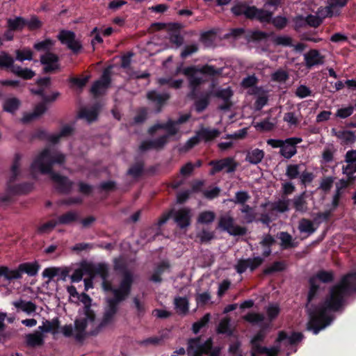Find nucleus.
<instances>
[{"instance_id":"f257e3e1","label":"nucleus","mask_w":356,"mask_h":356,"mask_svg":"<svg viewBox=\"0 0 356 356\" xmlns=\"http://www.w3.org/2000/svg\"><path fill=\"white\" fill-rule=\"evenodd\" d=\"M356 292V271L343 275L340 281L333 286L329 296L322 305L318 316L312 317L308 323V330L315 334L327 326L332 319L325 315L326 312H337L345 304L346 298Z\"/></svg>"},{"instance_id":"f03ea898","label":"nucleus","mask_w":356,"mask_h":356,"mask_svg":"<svg viewBox=\"0 0 356 356\" xmlns=\"http://www.w3.org/2000/svg\"><path fill=\"white\" fill-rule=\"evenodd\" d=\"M198 68L195 66L186 67L183 69L182 73L187 76L188 88L190 89L189 97L193 99L195 110L197 113L203 112L209 106L211 97L213 95V89L216 83L212 81L209 90L200 92V86L206 82L203 77L197 76Z\"/></svg>"},{"instance_id":"7ed1b4c3","label":"nucleus","mask_w":356,"mask_h":356,"mask_svg":"<svg viewBox=\"0 0 356 356\" xmlns=\"http://www.w3.org/2000/svg\"><path fill=\"white\" fill-rule=\"evenodd\" d=\"M265 335H254L251 339L250 345L254 347V351L259 354H266V356H279L282 352L286 351V356H289L293 349L294 345L303 339L304 335H279L275 339L274 345L270 348L261 346Z\"/></svg>"},{"instance_id":"20e7f679","label":"nucleus","mask_w":356,"mask_h":356,"mask_svg":"<svg viewBox=\"0 0 356 356\" xmlns=\"http://www.w3.org/2000/svg\"><path fill=\"white\" fill-rule=\"evenodd\" d=\"M65 161V156L62 153L52 155L49 148L44 149L38 156L33 160L31 165V169H35L42 175L55 172L53 170V165L56 163L63 164Z\"/></svg>"},{"instance_id":"39448f33","label":"nucleus","mask_w":356,"mask_h":356,"mask_svg":"<svg viewBox=\"0 0 356 356\" xmlns=\"http://www.w3.org/2000/svg\"><path fill=\"white\" fill-rule=\"evenodd\" d=\"M116 292L115 297L106 299V306L99 324L101 327L106 326L113 323L115 315L118 312L120 304L129 297V296H122L120 291Z\"/></svg>"},{"instance_id":"423d86ee","label":"nucleus","mask_w":356,"mask_h":356,"mask_svg":"<svg viewBox=\"0 0 356 356\" xmlns=\"http://www.w3.org/2000/svg\"><path fill=\"white\" fill-rule=\"evenodd\" d=\"M200 336L194 339L188 340V344L189 348H196L202 353L207 354L208 356H219L220 348L218 347H213L211 339H208L204 343L201 341Z\"/></svg>"},{"instance_id":"0eeeda50","label":"nucleus","mask_w":356,"mask_h":356,"mask_svg":"<svg viewBox=\"0 0 356 356\" xmlns=\"http://www.w3.org/2000/svg\"><path fill=\"white\" fill-rule=\"evenodd\" d=\"M59 60V56L51 51L42 54L40 57V61L44 65L43 72L50 74L59 70L60 68Z\"/></svg>"},{"instance_id":"6e6552de","label":"nucleus","mask_w":356,"mask_h":356,"mask_svg":"<svg viewBox=\"0 0 356 356\" xmlns=\"http://www.w3.org/2000/svg\"><path fill=\"white\" fill-rule=\"evenodd\" d=\"M218 227L232 236H244L247 233L246 227L234 225V220L231 216L220 217Z\"/></svg>"},{"instance_id":"1a4fd4ad","label":"nucleus","mask_w":356,"mask_h":356,"mask_svg":"<svg viewBox=\"0 0 356 356\" xmlns=\"http://www.w3.org/2000/svg\"><path fill=\"white\" fill-rule=\"evenodd\" d=\"M51 179L56 184V190L61 194H70L74 186V182L67 177L61 175L58 172H51L48 174Z\"/></svg>"},{"instance_id":"9d476101","label":"nucleus","mask_w":356,"mask_h":356,"mask_svg":"<svg viewBox=\"0 0 356 356\" xmlns=\"http://www.w3.org/2000/svg\"><path fill=\"white\" fill-rule=\"evenodd\" d=\"M58 39L74 54H78L82 49V45L76 40V35L73 31L62 30L58 35Z\"/></svg>"},{"instance_id":"9b49d317","label":"nucleus","mask_w":356,"mask_h":356,"mask_svg":"<svg viewBox=\"0 0 356 356\" xmlns=\"http://www.w3.org/2000/svg\"><path fill=\"white\" fill-rule=\"evenodd\" d=\"M102 287L104 291L113 293V297H115L116 291H120L122 296H129L131 291L130 287L131 279L129 275H126L124 279H121L118 288H114L112 284L108 280H102Z\"/></svg>"},{"instance_id":"f8f14e48","label":"nucleus","mask_w":356,"mask_h":356,"mask_svg":"<svg viewBox=\"0 0 356 356\" xmlns=\"http://www.w3.org/2000/svg\"><path fill=\"white\" fill-rule=\"evenodd\" d=\"M111 83V70L105 69L100 78L95 81L90 88L91 93L97 97L102 94V90L108 89Z\"/></svg>"},{"instance_id":"ddd939ff","label":"nucleus","mask_w":356,"mask_h":356,"mask_svg":"<svg viewBox=\"0 0 356 356\" xmlns=\"http://www.w3.org/2000/svg\"><path fill=\"white\" fill-rule=\"evenodd\" d=\"M234 95V92L230 87L218 90L216 91L213 90V95L217 98H219L223 101V104L218 106V109L224 111H229L233 106V102H232V97Z\"/></svg>"},{"instance_id":"4468645a","label":"nucleus","mask_w":356,"mask_h":356,"mask_svg":"<svg viewBox=\"0 0 356 356\" xmlns=\"http://www.w3.org/2000/svg\"><path fill=\"white\" fill-rule=\"evenodd\" d=\"M301 138L292 137L284 140L280 149V154L285 159H289L297 153L296 145L302 142Z\"/></svg>"},{"instance_id":"2eb2a0df","label":"nucleus","mask_w":356,"mask_h":356,"mask_svg":"<svg viewBox=\"0 0 356 356\" xmlns=\"http://www.w3.org/2000/svg\"><path fill=\"white\" fill-rule=\"evenodd\" d=\"M191 210L189 208H182L177 211L173 210L174 221L181 229H186L191 225Z\"/></svg>"},{"instance_id":"dca6fc26","label":"nucleus","mask_w":356,"mask_h":356,"mask_svg":"<svg viewBox=\"0 0 356 356\" xmlns=\"http://www.w3.org/2000/svg\"><path fill=\"white\" fill-rule=\"evenodd\" d=\"M167 144V137L160 136L155 140H147L141 142L139 145L140 152H146L151 149H162Z\"/></svg>"},{"instance_id":"f3484780","label":"nucleus","mask_w":356,"mask_h":356,"mask_svg":"<svg viewBox=\"0 0 356 356\" xmlns=\"http://www.w3.org/2000/svg\"><path fill=\"white\" fill-rule=\"evenodd\" d=\"M305 66L311 69L314 65H322L324 63V57L316 49H311L304 55Z\"/></svg>"},{"instance_id":"a211bd4d","label":"nucleus","mask_w":356,"mask_h":356,"mask_svg":"<svg viewBox=\"0 0 356 356\" xmlns=\"http://www.w3.org/2000/svg\"><path fill=\"white\" fill-rule=\"evenodd\" d=\"M250 19H257L261 23H270L273 13L264 8H258L252 6V13H250Z\"/></svg>"},{"instance_id":"6ab92c4d","label":"nucleus","mask_w":356,"mask_h":356,"mask_svg":"<svg viewBox=\"0 0 356 356\" xmlns=\"http://www.w3.org/2000/svg\"><path fill=\"white\" fill-rule=\"evenodd\" d=\"M0 276L9 282L22 278L19 266L15 269H10L6 266H0Z\"/></svg>"},{"instance_id":"aec40b11","label":"nucleus","mask_w":356,"mask_h":356,"mask_svg":"<svg viewBox=\"0 0 356 356\" xmlns=\"http://www.w3.org/2000/svg\"><path fill=\"white\" fill-rule=\"evenodd\" d=\"M348 0H328V6L325 8V17H332L339 15L340 11L339 8L344 7Z\"/></svg>"},{"instance_id":"412c9836","label":"nucleus","mask_w":356,"mask_h":356,"mask_svg":"<svg viewBox=\"0 0 356 356\" xmlns=\"http://www.w3.org/2000/svg\"><path fill=\"white\" fill-rule=\"evenodd\" d=\"M170 268V264L168 261H161L154 268L153 274L149 280L155 283H161L162 282V274L167 270Z\"/></svg>"},{"instance_id":"4be33fe9","label":"nucleus","mask_w":356,"mask_h":356,"mask_svg":"<svg viewBox=\"0 0 356 356\" xmlns=\"http://www.w3.org/2000/svg\"><path fill=\"white\" fill-rule=\"evenodd\" d=\"M277 238L281 241L280 246L282 250L293 248L298 245V243L295 242L292 236L286 232H279Z\"/></svg>"},{"instance_id":"5701e85b","label":"nucleus","mask_w":356,"mask_h":356,"mask_svg":"<svg viewBox=\"0 0 356 356\" xmlns=\"http://www.w3.org/2000/svg\"><path fill=\"white\" fill-rule=\"evenodd\" d=\"M306 192H302L301 194L296 195L293 197V207L297 212L306 213L308 210V203L306 200Z\"/></svg>"},{"instance_id":"b1692460","label":"nucleus","mask_w":356,"mask_h":356,"mask_svg":"<svg viewBox=\"0 0 356 356\" xmlns=\"http://www.w3.org/2000/svg\"><path fill=\"white\" fill-rule=\"evenodd\" d=\"M20 271L22 275L24 273L27 274L30 277L35 276L38 270H40V266L37 261L35 262H24L19 265Z\"/></svg>"},{"instance_id":"393cba45","label":"nucleus","mask_w":356,"mask_h":356,"mask_svg":"<svg viewBox=\"0 0 356 356\" xmlns=\"http://www.w3.org/2000/svg\"><path fill=\"white\" fill-rule=\"evenodd\" d=\"M114 270L122 274V279H124V277L127 275L131 279L130 287L132 288L134 284V275L131 271L127 269L126 263L120 259H115L114 261Z\"/></svg>"},{"instance_id":"a878e982","label":"nucleus","mask_w":356,"mask_h":356,"mask_svg":"<svg viewBox=\"0 0 356 356\" xmlns=\"http://www.w3.org/2000/svg\"><path fill=\"white\" fill-rule=\"evenodd\" d=\"M245 321L252 324L259 325L262 327H267L265 322V316L263 314L249 312L244 316Z\"/></svg>"},{"instance_id":"bb28decb","label":"nucleus","mask_w":356,"mask_h":356,"mask_svg":"<svg viewBox=\"0 0 356 356\" xmlns=\"http://www.w3.org/2000/svg\"><path fill=\"white\" fill-rule=\"evenodd\" d=\"M265 155L262 149L255 148L248 151L245 156V161L251 164L257 165L264 159Z\"/></svg>"},{"instance_id":"cd10ccee","label":"nucleus","mask_w":356,"mask_h":356,"mask_svg":"<svg viewBox=\"0 0 356 356\" xmlns=\"http://www.w3.org/2000/svg\"><path fill=\"white\" fill-rule=\"evenodd\" d=\"M200 140H204V142H209L214 140L217 137L219 136L220 132L216 129H210L209 128L202 127L199 131H197Z\"/></svg>"},{"instance_id":"c85d7f7f","label":"nucleus","mask_w":356,"mask_h":356,"mask_svg":"<svg viewBox=\"0 0 356 356\" xmlns=\"http://www.w3.org/2000/svg\"><path fill=\"white\" fill-rule=\"evenodd\" d=\"M59 327L60 321L58 317L53 318L51 321L46 320L43 322L42 325L39 327L42 332H51V334H58Z\"/></svg>"},{"instance_id":"c756f323","label":"nucleus","mask_w":356,"mask_h":356,"mask_svg":"<svg viewBox=\"0 0 356 356\" xmlns=\"http://www.w3.org/2000/svg\"><path fill=\"white\" fill-rule=\"evenodd\" d=\"M151 27L154 31L167 29L168 31H180L183 28V26L178 22H155L152 24Z\"/></svg>"},{"instance_id":"7c9ffc66","label":"nucleus","mask_w":356,"mask_h":356,"mask_svg":"<svg viewBox=\"0 0 356 356\" xmlns=\"http://www.w3.org/2000/svg\"><path fill=\"white\" fill-rule=\"evenodd\" d=\"M252 6L246 3H237L231 8L232 13L236 16L244 15L247 19H250V13H252Z\"/></svg>"},{"instance_id":"2f4dec72","label":"nucleus","mask_w":356,"mask_h":356,"mask_svg":"<svg viewBox=\"0 0 356 356\" xmlns=\"http://www.w3.org/2000/svg\"><path fill=\"white\" fill-rule=\"evenodd\" d=\"M147 97L161 107L169 99L170 95L168 93L160 94L155 90H152L147 92Z\"/></svg>"},{"instance_id":"473e14b6","label":"nucleus","mask_w":356,"mask_h":356,"mask_svg":"<svg viewBox=\"0 0 356 356\" xmlns=\"http://www.w3.org/2000/svg\"><path fill=\"white\" fill-rule=\"evenodd\" d=\"M30 92L34 95L40 97L46 104L55 102L60 95L58 91L53 92L50 95H47L41 89H34V88H30Z\"/></svg>"},{"instance_id":"72a5a7b5","label":"nucleus","mask_w":356,"mask_h":356,"mask_svg":"<svg viewBox=\"0 0 356 356\" xmlns=\"http://www.w3.org/2000/svg\"><path fill=\"white\" fill-rule=\"evenodd\" d=\"M6 26L14 31H22L26 26L25 18L22 17L8 18L6 19Z\"/></svg>"},{"instance_id":"f704fd0d","label":"nucleus","mask_w":356,"mask_h":356,"mask_svg":"<svg viewBox=\"0 0 356 356\" xmlns=\"http://www.w3.org/2000/svg\"><path fill=\"white\" fill-rule=\"evenodd\" d=\"M45 335H26V346L29 348H37L42 346Z\"/></svg>"},{"instance_id":"c9c22d12","label":"nucleus","mask_w":356,"mask_h":356,"mask_svg":"<svg viewBox=\"0 0 356 356\" xmlns=\"http://www.w3.org/2000/svg\"><path fill=\"white\" fill-rule=\"evenodd\" d=\"M56 44V40L51 38H46L44 40L35 42L33 49L37 51L49 52Z\"/></svg>"},{"instance_id":"e433bc0d","label":"nucleus","mask_w":356,"mask_h":356,"mask_svg":"<svg viewBox=\"0 0 356 356\" xmlns=\"http://www.w3.org/2000/svg\"><path fill=\"white\" fill-rule=\"evenodd\" d=\"M13 305L17 309H20L24 312L27 314H31L35 312L36 305L31 301H25L24 300H19L18 301H15L13 302Z\"/></svg>"},{"instance_id":"4c0bfd02","label":"nucleus","mask_w":356,"mask_h":356,"mask_svg":"<svg viewBox=\"0 0 356 356\" xmlns=\"http://www.w3.org/2000/svg\"><path fill=\"white\" fill-rule=\"evenodd\" d=\"M12 72L24 80L31 79L35 75V72L32 70L27 67L22 68L19 65L13 67Z\"/></svg>"},{"instance_id":"58836bf2","label":"nucleus","mask_w":356,"mask_h":356,"mask_svg":"<svg viewBox=\"0 0 356 356\" xmlns=\"http://www.w3.org/2000/svg\"><path fill=\"white\" fill-rule=\"evenodd\" d=\"M177 126L174 120L171 119H169L165 123H161V125L159 126L161 129L167 131V134L163 135L162 136H166L168 140L169 137L175 136L179 131V128Z\"/></svg>"},{"instance_id":"ea45409f","label":"nucleus","mask_w":356,"mask_h":356,"mask_svg":"<svg viewBox=\"0 0 356 356\" xmlns=\"http://www.w3.org/2000/svg\"><path fill=\"white\" fill-rule=\"evenodd\" d=\"M14 58L6 51H1L0 54V69H10L13 70Z\"/></svg>"},{"instance_id":"a19ab883","label":"nucleus","mask_w":356,"mask_h":356,"mask_svg":"<svg viewBox=\"0 0 356 356\" xmlns=\"http://www.w3.org/2000/svg\"><path fill=\"white\" fill-rule=\"evenodd\" d=\"M20 104V101L16 97L8 98L3 102V111L8 113H14L18 110Z\"/></svg>"},{"instance_id":"79ce46f5","label":"nucleus","mask_w":356,"mask_h":356,"mask_svg":"<svg viewBox=\"0 0 356 356\" xmlns=\"http://www.w3.org/2000/svg\"><path fill=\"white\" fill-rule=\"evenodd\" d=\"M312 277H315L316 281L318 280L323 283L327 284L331 283L334 281V275L332 270L327 271L325 270H320Z\"/></svg>"},{"instance_id":"37998d69","label":"nucleus","mask_w":356,"mask_h":356,"mask_svg":"<svg viewBox=\"0 0 356 356\" xmlns=\"http://www.w3.org/2000/svg\"><path fill=\"white\" fill-rule=\"evenodd\" d=\"M78 220L77 213L70 211L60 215L57 218V223L59 225H69Z\"/></svg>"},{"instance_id":"c03bdc74","label":"nucleus","mask_w":356,"mask_h":356,"mask_svg":"<svg viewBox=\"0 0 356 356\" xmlns=\"http://www.w3.org/2000/svg\"><path fill=\"white\" fill-rule=\"evenodd\" d=\"M144 166L143 161L136 162L128 169L127 174L134 179L139 178L143 174Z\"/></svg>"},{"instance_id":"a18cd8bd","label":"nucleus","mask_w":356,"mask_h":356,"mask_svg":"<svg viewBox=\"0 0 356 356\" xmlns=\"http://www.w3.org/2000/svg\"><path fill=\"white\" fill-rule=\"evenodd\" d=\"M91 271L95 275H98L102 280H108L109 276L108 266L106 264L99 263L93 266Z\"/></svg>"},{"instance_id":"49530a36","label":"nucleus","mask_w":356,"mask_h":356,"mask_svg":"<svg viewBox=\"0 0 356 356\" xmlns=\"http://www.w3.org/2000/svg\"><path fill=\"white\" fill-rule=\"evenodd\" d=\"M174 304L178 312L186 314L188 312V301L185 297H177L175 298Z\"/></svg>"},{"instance_id":"de8ad7c7","label":"nucleus","mask_w":356,"mask_h":356,"mask_svg":"<svg viewBox=\"0 0 356 356\" xmlns=\"http://www.w3.org/2000/svg\"><path fill=\"white\" fill-rule=\"evenodd\" d=\"M211 320V314L207 313L200 320L193 324L192 330L194 334H197L201 329L207 327Z\"/></svg>"},{"instance_id":"09e8293b","label":"nucleus","mask_w":356,"mask_h":356,"mask_svg":"<svg viewBox=\"0 0 356 356\" xmlns=\"http://www.w3.org/2000/svg\"><path fill=\"white\" fill-rule=\"evenodd\" d=\"M97 115L98 112L95 108L92 109L83 108L81 110L79 113V118L86 119L90 123L95 121L97 118Z\"/></svg>"},{"instance_id":"8fccbe9b","label":"nucleus","mask_w":356,"mask_h":356,"mask_svg":"<svg viewBox=\"0 0 356 356\" xmlns=\"http://www.w3.org/2000/svg\"><path fill=\"white\" fill-rule=\"evenodd\" d=\"M286 268V265L284 261H277L273 263V264L266 268L263 273L266 275H271L275 273L282 272Z\"/></svg>"},{"instance_id":"3c124183","label":"nucleus","mask_w":356,"mask_h":356,"mask_svg":"<svg viewBox=\"0 0 356 356\" xmlns=\"http://www.w3.org/2000/svg\"><path fill=\"white\" fill-rule=\"evenodd\" d=\"M9 190L14 194H26L32 189V184L28 182L19 184L13 186H9Z\"/></svg>"},{"instance_id":"603ef678","label":"nucleus","mask_w":356,"mask_h":356,"mask_svg":"<svg viewBox=\"0 0 356 356\" xmlns=\"http://www.w3.org/2000/svg\"><path fill=\"white\" fill-rule=\"evenodd\" d=\"M16 60L20 62L33 60V52L29 48H23L15 51Z\"/></svg>"},{"instance_id":"864d4df0","label":"nucleus","mask_w":356,"mask_h":356,"mask_svg":"<svg viewBox=\"0 0 356 356\" xmlns=\"http://www.w3.org/2000/svg\"><path fill=\"white\" fill-rule=\"evenodd\" d=\"M231 320L228 317L222 318L217 328L216 334H233L231 330Z\"/></svg>"},{"instance_id":"5fc2aeb1","label":"nucleus","mask_w":356,"mask_h":356,"mask_svg":"<svg viewBox=\"0 0 356 356\" xmlns=\"http://www.w3.org/2000/svg\"><path fill=\"white\" fill-rule=\"evenodd\" d=\"M298 229L302 233L312 234L315 232L316 229L314 227L313 222L306 218H302L299 222Z\"/></svg>"},{"instance_id":"6e6d98bb","label":"nucleus","mask_w":356,"mask_h":356,"mask_svg":"<svg viewBox=\"0 0 356 356\" xmlns=\"http://www.w3.org/2000/svg\"><path fill=\"white\" fill-rule=\"evenodd\" d=\"M198 72H200L203 74L214 76L221 74L222 69L216 68L213 65L207 64L203 65L201 68L198 69Z\"/></svg>"},{"instance_id":"4d7b16f0","label":"nucleus","mask_w":356,"mask_h":356,"mask_svg":"<svg viewBox=\"0 0 356 356\" xmlns=\"http://www.w3.org/2000/svg\"><path fill=\"white\" fill-rule=\"evenodd\" d=\"M216 218V214L211 211H205L201 212L197 218V222L201 224L211 223Z\"/></svg>"},{"instance_id":"13d9d810","label":"nucleus","mask_w":356,"mask_h":356,"mask_svg":"<svg viewBox=\"0 0 356 356\" xmlns=\"http://www.w3.org/2000/svg\"><path fill=\"white\" fill-rule=\"evenodd\" d=\"M280 312V308L277 305H270L266 309V314L269 322L266 323V325L268 327L270 323L274 321L279 315Z\"/></svg>"},{"instance_id":"bf43d9fd","label":"nucleus","mask_w":356,"mask_h":356,"mask_svg":"<svg viewBox=\"0 0 356 356\" xmlns=\"http://www.w3.org/2000/svg\"><path fill=\"white\" fill-rule=\"evenodd\" d=\"M309 289L307 295V302H310L313 300V299L316 296L318 290L319 286L316 284V281L315 280V277H310L309 280Z\"/></svg>"},{"instance_id":"052dcab7","label":"nucleus","mask_w":356,"mask_h":356,"mask_svg":"<svg viewBox=\"0 0 356 356\" xmlns=\"http://www.w3.org/2000/svg\"><path fill=\"white\" fill-rule=\"evenodd\" d=\"M215 34L212 30L204 31L200 34V41L206 47H210L213 42Z\"/></svg>"},{"instance_id":"680f3d73","label":"nucleus","mask_w":356,"mask_h":356,"mask_svg":"<svg viewBox=\"0 0 356 356\" xmlns=\"http://www.w3.org/2000/svg\"><path fill=\"white\" fill-rule=\"evenodd\" d=\"M180 31H168L169 32V40L170 43L175 44L177 47H181L184 44V38L180 34Z\"/></svg>"},{"instance_id":"e2e57ef3","label":"nucleus","mask_w":356,"mask_h":356,"mask_svg":"<svg viewBox=\"0 0 356 356\" xmlns=\"http://www.w3.org/2000/svg\"><path fill=\"white\" fill-rule=\"evenodd\" d=\"M21 155L19 154H15L14 160L11 166L12 175L10 178V181H14L19 173V168L20 165Z\"/></svg>"},{"instance_id":"0e129e2a","label":"nucleus","mask_w":356,"mask_h":356,"mask_svg":"<svg viewBox=\"0 0 356 356\" xmlns=\"http://www.w3.org/2000/svg\"><path fill=\"white\" fill-rule=\"evenodd\" d=\"M272 42L277 46L290 47L292 45L291 38L286 35L274 36L272 38Z\"/></svg>"},{"instance_id":"69168bd1","label":"nucleus","mask_w":356,"mask_h":356,"mask_svg":"<svg viewBox=\"0 0 356 356\" xmlns=\"http://www.w3.org/2000/svg\"><path fill=\"white\" fill-rule=\"evenodd\" d=\"M250 198V196L247 191H240L235 193L234 199L231 200V201L235 204H239L243 206L244 204H246L245 202Z\"/></svg>"},{"instance_id":"338daca9","label":"nucleus","mask_w":356,"mask_h":356,"mask_svg":"<svg viewBox=\"0 0 356 356\" xmlns=\"http://www.w3.org/2000/svg\"><path fill=\"white\" fill-rule=\"evenodd\" d=\"M270 24H272L277 29L282 30L286 26L288 19L286 17L281 15H278L275 17H272Z\"/></svg>"},{"instance_id":"774afa93","label":"nucleus","mask_w":356,"mask_h":356,"mask_svg":"<svg viewBox=\"0 0 356 356\" xmlns=\"http://www.w3.org/2000/svg\"><path fill=\"white\" fill-rule=\"evenodd\" d=\"M199 50V46L197 44H191L186 45L180 54L181 58L184 59L191 56L192 54L197 53Z\"/></svg>"}]
</instances>
